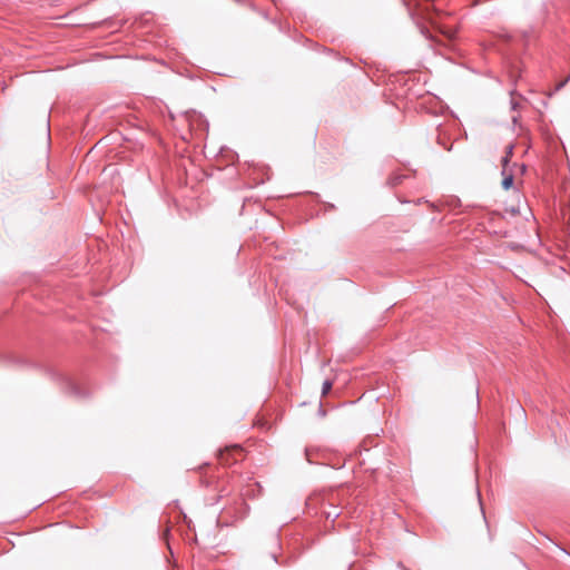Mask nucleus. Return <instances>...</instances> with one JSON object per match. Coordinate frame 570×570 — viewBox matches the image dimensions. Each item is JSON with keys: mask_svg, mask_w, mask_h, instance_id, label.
<instances>
[{"mask_svg": "<svg viewBox=\"0 0 570 570\" xmlns=\"http://www.w3.org/2000/svg\"><path fill=\"white\" fill-rule=\"evenodd\" d=\"M248 504L240 499L235 501L233 505L224 508L220 518L226 525H229L243 520L248 514Z\"/></svg>", "mask_w": 570, "mask_h": 570, "instance_id": "1", "label": "nucleus"}, {"mask_svg": "<svg viewBox=\"0 0 570 570\" xmlns=\"http://www.w3.org/2000/svg\"><path fill=\"white\" fill-rule=\"evenodd\" d=\"M185 119L189 122L191 130H208V121L200 114L187 112Z\"/></svg>", "mask_w": 570, "mask_h": 570, "instance_id": "2", "label": "nucleus"}, {"mask_svg": "<svg viewBox=\"0 0 570 570\" xmlns=\"http://www.w3.org/2000/svg\"><path fill=\"white\" fill-rule=\"evenodd\" d=\"M512 149H513V147L509 146L507 155L502 158V165H503L502 174L504 175V178L502 179V187L505 190H508L512 187L513 179H514L512 174L505 175V167L509 163V157L512 154Z\"/></svg>", "mask_w": 570, "mask_h": 570, "instance_id": "3", "label": "nucleus"}, {"mask_svg": "<svg viewBox=\"0 0 570 570\" xmlns=\"http://www.w3.org/2000/svg\"><path fill=\"white\" fill-rule=\"evenodd\" d=\"M63 380V383L66 385V387L68 389L69 393L77 396V397H85L87 396V392H85L79 385L78 383H76L73 380H71L70 377H62Z\"/></svg>", "mask_w": 570, "mask_h": 570, "instance_id": "4", "label": "nucleus"}, {"mask_svg": "<svg viewBox=\"0 0 570 570\" xmlns=\"http://www.w3.org/2000/svg\"><path fill=\"white\" fill-rule=\"evenodd\" d=\"M404 176L400 175V174H393L389 177V180H387V184L391 186V187H394V186H397L399 184H401L402 179H403Z\"/></svg>", "mask_w": 570, "mask_h": 570, "instance_id": "5", "label": "nucleus"}, {"mask_svg": "<svg viewBox=\"0 0 570 570\" xmlns=\"http://www.w3.org/2000/svg\"><path fill=\"white\" fill-rule=\"evenodd\" d=\"M332 389V382L330 380H325L322 385V395L325 396Z\"/></svg>", "mask_w": 570, "mask_h": 570, "instance_id": "6", "label": "nucleus"}, {"mask_svg": "<svg viewBox=\"0 0 570 570\" xmlns=\"http://www.w3.org/2000/svg\"><path fill=\"white\" fill-rule=\"evenodd\" d=\"M569 79H570V76H568L566 79H563L560 82H558L557 86L554 87L553 92H557V91L561 90L567 85Z\"/></svg>", "mask_w": 570, "mask_h": 570, "instance_id": "7", "label": "nucleus"}, {"mask_svg": "<svg viewBox=\"0 0 570 570\" xmlns=\"http://www.w3.org/2000/svg\"><path fill=\"white\" fill-rule=\"evenodd\" d=\"M326 517L327 518H331V517L336 518V517H338V513L327 512Z\"/></svg>", "mask_w": 570, "mask_h": 570, "instance_id": "8", "label": "nucleus"}, {"mask_svg": "<svg viewBox=\"0 0 570 570\" xmlns=\"http://www.w3.org/2000/svg\"><path fill=\"white\" fill-rule=\"evenodd\" d=\"M271 556H272L273 560L277 563V562H278V560H277V556H276V553H275V552H273Z\"/></svg>", "mask_w": 570, "mask_h": 570, "instance_id": "9", "label": "nucleus"}, {"mask_svg": "<svg viewBox=\"0 0 570 570\" xmlns=\"http://www.w3.org/2000/svg\"><path fill=\"white\" fill-rule=\"evenodd\" d=\"M244 494H245V495H249V494H250V493H249V490H246Z\"/></svg>", "mask_w": 570, "mask_h": 570, "instance_id": "10", "label": "nucleus"}]
</instances>
